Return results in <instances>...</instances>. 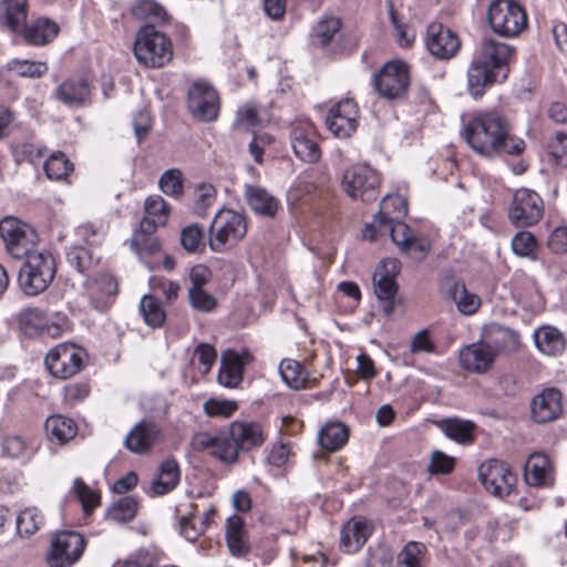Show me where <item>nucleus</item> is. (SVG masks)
Masks as SVG:
<instances>
[{"mask_svg":"<svg viewBox=\"0 0 567 567\" xmlns=\"http://www.w3.org/2000/svg\"><path fill=\"white\" fill-rule=\"evenodd\" d=\"M524 480L533 487L549 488L555 483V467L548 455L532 453L524 465Z\"/></svg>","mask_w":567,"mask_h":567,"instance_id":"nucleus-20","label":"nucleus"},{"mask_svg":"<svg viewBox=\"0 0 567 567\" xmlns=\"http://www.w3.org/2000/svg\"><path fill=\"white\" fill-rule=\"evenodd\" d=\"M74 491L82 503L83 509L89 513L99 504V495L92 491L81 478L74 480Z\"/></svg>","mask_w":567,"mask_h":567,"instance_id":"nucleus-63","label":"nucleus"},{"mask_svg":"<svg viewBox=\"0 0 567 567\" xmlns=\"http://www.w3.org/2000/svg\"><path fill=\"white\" fill-rule=\"evenodd\" d=\"M245 198L250 209L259 216L272 218L278 212L279 200L262 187L246 185Z\"/></svg>","mask_w":567,"mask_h":567,"instance_id":"nucleus-31","label":"nucleus"},{"mask_svg":"<svg viewBox=\"0 0 567 567\" xmlns=\"http://www.w3.org/2000/svg\"><path fill=\"white\" fill-rule=\"evenodd\" d=\"M247 220L243 213L230 209H219L208 228V245L215 252H227L235 248L246 236Z\"/></svg>","mask_w":567,"mask_h":567,"instance_id":"nucleus-3","label":"nucleus"},{"mask_svg":"<svg viewBox=\"0 0 567 567\" xmlns=\"http://www.w3.org/2000/svg\"><path fill=\"white\" fill-rule=\"evenodd\" d=\"M179 482V466L175 460H166L161 463L158 475L152 482V491L155 495H165L173 491Z\"/></svg>","mask_w":567,"mask_h":567,"instance_id":"nucleus-40","label":"nucleus"},{"mask_svg":"<svg viewBox=\"0 0 567 567\" xmlns=\"http://www.w3.org/2000/svg\"><path fill=\"white\" fill-rule=\"evenodd\" d=\"M478 480L487 492L498 498L508 496L515 484L516 475L506 463L488 460L478 467Z\"/></svg>","mask_w":567,"mask_h":567,"instance_id":"nucleus-13","label":"nucleus"},{"mask_svg":"<svg viewBox=\"0 0 567 567\" xmlns=\"http://www.w3.org/2000/svg\"><path fill=\"white\" fill-rule=\"evenodd\" d=\"M401 251L413 260L421 261L430 251V243L427 239L414 235Z\"/></svg>","mask_w":567,"mask_h":567,"instance_id":"nucleus-64","label":"nucleus"},{"mask_svg":"<svg viewBox=\"0 0 567 567\" xmlns=\"http://www.w3.org/2000/svg\"><path fill=\"white\" fill-rule=\"evenodd\" d=\"M514 49L494 39H484L467 70V90L473 99L484 95L486 89L507 78Z\"/></svg>","mask_w":567,"mask_h":567,"instance_id":"nucleus-2","label":"nucleus"},{"mask_svg":"<svg viewBox=\"0 0 567 567\" xmlns=\"http://www.w3.org/2000/svg\"><path fill=\"white\" fill-rule=\"evenodd\" d=\"M204 233L197 225H189L181 233V244L189 252H196L203 246Z\"/></svg>","mask_w":567,"mask_h":567,"instance_id":"nucleus-61","label":"nucleus"},{"mask_svg":"<svg viewBox=\"0 0 567 567\" xmlns=\"http://www.w3.org/2000/svg\"><path fill=\"white\" fill-rule=\"evenodd\" d=\"M85 547L83 536L76 532L58 533L52 542L47 561L50 567H70L80 559Z\"/></svg>","mask_w":567,"mask_h":567,"instance_id":"nucleus-12","label":"nucleus"},{"mask_svg":"<svg viewBox=\"0 0 567 567\" xmlns=\"http://www.w3.org/2000/svg\"><path fill=\"white\" fill-rule=\"evenodd\" d=\"M154 233H144L140 227V230L133 235L132 247L140 255L141 259L146 255H154L159 250V244Z\"/></svg>","mask_w":567,"mask_h":567,"instance_id":"nucleus-58","label":"nucleus"},{"mask_svg":"<svg viewBox=\"0 0 567 567\" xmlns=\"http://www.w3.org/2000/svg\"><path fill=\"white\" fill-rule=\"evenodd\" d=\"M373 526L363 517H353L340 530V548L347 554L359 551L371 536Z\"/></svg>","mask_w":567,"mask_h":567,"instance_id":"nucleus-25","label":"nucleus"},{"mask_svg":"<svg viewBox=\"0 0 567 567\" xmlns=\"http://www.w3.org/2000/svg\"><path fill=\"white\" fill-rule=\"evenodd\" d=\"M9 70L23 78L38 79L48 71L45 62L14 59L9 63Z\"/></svg>","mask_w":567,"mask_h":567,"instance_id":"nucleus-54","label":"nucleus"},{"mask_svg":"<svg viewBox=\"0 0 567 567\" xmlns=\"http://www.w3.org/2000/svg\"><path fill=\"white\" fill-rule=\"evenodd\" d=\"M440 427L449 439L457 443L467 444L474 441L475 424L472 421L457 417L445 419L441 421Z\"/></svg>","mask_w":567,"mask_h":567,"instance_id":"nucleus-41","label":"nucleus"},{"mask_svg":"<svg viewBox=\"0 0 567 567\" xmlns=\"http://www.w3.org/2000/svg\"><path fill=\"white\" fill-rule=\"evenodd\" d=\"M134 54L145 66L162 68L173 58V44L168 37L153 25H144L136 34Z\"/></svg>","mask_w":567,"mask_h":567,"instance_id":"nucleus-5","label":"nucleus"},{"mask_svg":"<svg viewBox=\"0 0 567 567\" xmlns=\"http://www.w3.org/2000/svg\"><path fill=\"white\" fill-rule=\"evenodd\" d=\"M544 203L540 196L528 188H519L513 195L508 217L516 227L537 224L543 217Z\"/></svg>","mask_w":567,"mask_h":567,"instance_id":"nucleus-11","label":"nucleus"},{"mask_svg":"<svg viewBox=\"0 0 567 567\" xmlns=\"http://www.w3.org/2000/svg\"><path fill=\"white\" fill-rule=\"evenodd\" d=\"M225 432L227 444L234 445L235 461L239 450H250L260 445L264 440V431L258 423L233 422Z\"/></svg>","mask_w":567,"mask_h":567,"instance_id":"nucleus-23","label":"nucleus"},{"mask_svg":"<svg viewBox=\"0 0 567 567\" xmlns=\"http://www.w3.org/2000/svg\"><path fill=\"white\" fill-rule=\"evenodd\" d=\"M341 21L337 17L324 16L312 28L311 43L327 48L340 38Z\"/></svg>","mask_w":567,"mask_h":567,"instance_id":"nucleus-37","label":"nucleus"},{"mask_svg":"<svg viewBox=\"0 0 567 567\" xmlns=\"http://www.w3.org/2000/svg\"><path fill=\"white\" fill-rule=\"evenodd\" d=\"M28 18L27 0H0V28L17 34Z\"/></svg>","mask_w":567,"mask_h":567,"instance_id":"nucleus-32","label":"nucleus"},{"mask_svg":"<svg viewBox=\"0 0 567 567\" xmlns=\"http://www.w3.org/2000/svg\"><path fill=\"white\" fill-rule=\"evenodd\" d=\"M252 360V355L244 350L237 352L227 349L221 353L218 382L226 388H236L243 381L244 367Z\"/></svg>","mask_w":567,"mask_h":567,"instance_id":"nucleus-21","label":"nucleus"},{"mask_svg":"<svg viewBox=\"0 0 567 567\" xmlns=\"http://www.w3.org/2000/svg\"><path fill=\"white\" fill-rule=\"evenodd\" d=\"M137 512V501L132 496L121 497L107 509V517L117 523L131 522Z\"/></svg>","mask_w":567,"mask_h":567,"instance_id":"nucleus-47","label":"nucleus"},{"mask_svg":"<svg viewBox=\"0 0 567 567\" xmlns=\"http://www.w3.org/2000/svg\"><path fill=\"white\" fill-rule=\"evenodd\" d=\"M163 436L162 427L150 420L135 424L127 433L124 443L128 451L135 454L147 453Z\"/></svg>","mask_w":567,"mask_h":567,"instance_id":"nucleus-22","label":"nucleus"},{"mask_svg":"<svg viewBox=\"0 0 567 567\" xmlns=\"http://www.w3.org/2000/svg\"><path fill=\"white\" fill-rule=\"evenodd\" d=\"M20 326L25 334L48 336L58 338L68 328L65 316L58 315L55 320L47 318L39 308H29L20 315Z\"/></svg>","mask_w":567,"mask_h":567,"instance_id":"nucleus-15","label":"nucleus"},{"mask_svg":"<svg viewBox=\"0 0 567 567\" xmlns=\"http://www.w3.org/2000/svg\"><path fill=\"white\" fill-rule=\"evenodd\" d=\"M496 351L486 342H474L460 350L461 367L473 373H484L493 364Z\"/></svg>","mask_w":567,"mask_h":567,"instance_id":"nucleus-24","label":"nucleus"},{"mask_svg":"<svg viewBox=\"0 0 567 567\" xmlns=\"http://www.w3.org/2000/svg\"><path fill=\"white\" fill-rule=\"evenodd\" d=\"M512 249L515 255L519 257H527L533 260L537 258L536 251L538 248L535 236L529 231H518L511 241Z\"/></svg>","mask_w":567,"mask_h":567,"instance_id":"nucleus-50","label":"nucleus"},{"mask_svg":"<svg viewBox=\"0 0 567 567\" xmlns=\"http://www.w3.org/2000/svg\"><path fill=\"white\" fill-rule=\"evenodd\" d=\"M389 234L392 241L400 250L411 240L415 235L414 231L404 223L393 220L383 215H374L373 220L367 224L362 230V236L370 241L375 240L379 236Z\"/></svg>","mask_w":567,"mask_h":567,"instance_id":"nucleus-16","label":"nucleus"},{"mask_svg":"<svg viewBox=\"0 0 567 567\" xmlns=\"http://www.w3.org/2000/svg\"><path fill=\"white\" fill-rule=\"evenodd\" d=\"M48 439L58 444H65L78 433L75 422L64 415H52L45 421Z\"/></svg>","mask_w":567,"mask_h":567,"instance_id":"nucleus-39","label":"nucleus"},{"mask_svg":"<svg viewBox=\"0 0 567 567\" xmlns=\"http://www.w3.org/2000/svg\"><path fill=\"white\" fill-rule=\"evenodd\" d=\"M487 337L489 338L487 343L492 344L496 354L501 351H514L519 346L518 333L503 326H491L487 331Z\"/></svg>","mask_w":567,"mask_h":567,"instance_id":"nucleus-44","label":"nucleus"},{"mask_svg":"<svg viewBox=\"0 0 567 567\" xmlns=\"http://www.w3.org/2000/svg\"><path fill=\"white\" fill-rule=\"evenodd\" d=\"M24 259L19 274L18 284L28 296H37L48 289L55 277L54 258L47 251H34Z\"/></svg>","mask_w":567,"mask_h":567,"instance_id":"nucleus-4","label":"nucleus"},{"mask_svg":"<svg viewBox=\"0 0 567 567\" xmlns=\"http://www.w3.org/2000/svg\"><path fill=\"white\" fill-rule=\"evenodd\" d=\"M161 190L172 197H179L183 194V174L177 168L165 171L159 178Z\"/></svg>","mask_w":567,"mask_h":567,"instance_id":"nucleus-56","label":"nucleus"},{"mask_svg":"<svg viewBox=\"0 0 567 567\" xmlns=\"http://www.w3.org/2000/svg\"><path fill=\"white\" fill-rule=\"evenodd\" d=\"M259 123L257 107L252 103H246L237 111L234 126L238 130L249 131Z\"/></svg>","mask_w":567,"mask_h":567,"instance_id":"nucleus-62","label":"nucleus"},{"mask_svg":"<svg viewBox=\"0 0 567 567\" xmlns=\"http://www.w3.org/2000/svg\"><path fill=\"white\" fill-rule=\"evenodd\" d=\"M408 213L405 199L400 195H386L380 203V209L375 215H383L388 218L398 220L403 218Z\"/></svg>","mask_w":567,"mask_h":567,"instance_id":"nucleus-55","label":"nucleus"},{"mask_svg":"<svg viewBox=\"0 0 567 567\" xmlns=\"http://www.w3.org/2000/svg\"><path fill=\"white\" fill-rule=\"evenodd\" d=\"M68 260L80 274L89 275L95 266L92 250L82 246H75L69 250Z\"/></svg>","mask_w":567,"mask_h":567,"instance_id":"nucleus-52","label":"nucleus"},{"mask_svg":"<svg viewBox=\"0 0 567 567\" xmlns=\"http://www.w3.org/2000/svg\"><path fill=\"white\" fill-rule=\"evenodd\" d=\"M487 20L493 32L504 38L518 35L527 25L525 10L513 0L492 1Z\"/></svg>","mask_w":567,"mask_h":567,"instance_id":"nucleus-6","label":"nucleus"},{"mask_svg":"<svg viewBox=\"0 0 567 567\" xmlns=\"http://www.w3.org/2000/svg\"><path fill=\"white\" fill-rule=\"evenodd\" d=\"M85 350L74 343H61L45 355L44 363L54 378L69 379L79 373L85 363Z\"/></svg>","mask_w":567,"mask_h":567,"instance_id":"nucleus-9","label":"nucleus"},{"mask_svg":"<svg viewBox=\"0 0 567 567\" xmlns=\"http://www.w3.org/2000/svg\"><path fill=\"white\" fill-rule=\"evenodd\" d=\"M426 547L419 542L408 543L398 556L399 564L402 567H421V559L425 554Z\"/></svg>","mask_w":567,"mask_h":567,"instance_id":"nucleus-57","label":"nucleus"},{"mask_svg":"<svg viewBox=\"0 0 567 567\" xmlns=\"http://www.w3.org/2000/svg\"><path fill=\"white\" fill-rule=\"evenodd\" d=\"M511 131L508 121L491 111L474 116L464 127L463 136L471 148L483 156L518 155L525 142Z\"/></svg>","mask_w":567,"mask_h":567,"instance_id":"nucleus-1","label":"nucleus"},{"mask_svg":"<svg viewBox=\"0 0 567 567\" xmlns=\"http://www.w3.org/2000/svg\"><path fill=\"white\" fill-rule=\"evenodd\" d=\"M188 300L193 309L202 312H210L217 305L216 298L203 288H189Z\"/></svg>","mask_w":567,"mask_h":567,"instance_id":"nucleus-60","label":"nucleus"},{"mask_svg":"<svg viewBox=\"0 0 567 567\" xmlns=\"http://www.w3.org/2000/svg\"><path fill=\"white\" fill-rule=\"evenodd\" d=\"M171 213L169 205L158 195L148 196L144 203V217L141 228L144 233H155L157 227L165 226Z\"/></svg>","mask_w":567,"mask_h":567,"instance_id":"nucleus-30","label":"nucleus"},{"mask_svg":"<svg viewBox=\"0 0 567 567\" xmlns=\"http://www.w3.org/2000/svg\"><path fill=\"white\" fill-rule=\"evenodd\" d=\"M561 411V394L556 389L544 390L530 403L532 419L536 423L550 422L557 419Z\"/></svg>","mask_w":567,"mask_h":567,"instance_id":"nucleus-26","label":"nucleus"},{"mask_svg":"<svg viewBox=\"0 0 567 567\" xmlns=\"http://www.w3.org/2000/svg\"><path fill=\"white\" fill-rule=\"evenodd\" d=\"M144 321L152 328H159L165 321V311L159 300L152 295H145L140 302Z\"/></svg>","mask_w":567,"mask_h":567,"instance_id":"nucleus-46","label":"nucleus"},{"mask_svg":"<svg viewBox=\"0 0 567 567\" xmlns=\"http://www.w3.org/2000/svg\"><path fill=\"white\" fill-rule=\"evenodd\" d=\"M87 290L94 307L102 310L106 307V299L117 293V282L113 276L102 274L89 284Z\"/></svg>","mask_w":567,"mask_h":567,"instance_id":"nucleus-38","label":"nucleus"},{"mask_svg":"<svg viewBox=\"0 0 567 567\" xmlns=\"http://www.w3.org/2000/svg\"><path fill=\"white\" fill-rule=\"evenodd\" d=\"M187 107L198 121L216 120L219 113V97L216 90L204 81H195L188 91Z\"/></svg>","mask_w":567,"mask_h":567,"instance_id":"nucleus-14","label":"nucleus"},{"mask_svg":"<svg viewBox=\"0 0 567 567\" xmlns=\"http://www.w3.org/2000/svg\"><path fill=\"white\" fill-rule=\"evenodd\" d=\"M342 188L352 198L365 203L379 197L380 176L365 164L349 166L342 175Z\"/></svg>","mask_w":567,"mask_h":567,"instance_id":"nucleus-8","label":"nucleus"},{"mask_svg":"<svg viewBox=\"0 0 567 567\" xmlns=\"http://www.w3.org/2000/svg\"><path fill=\"white\" fill-rule=\"evenodd\" d=\"M358 106L351 99L333 105L326 118L328 130L340 138L349 137L357 128Z\"/></svg>","mask_w":567,"mask_h":567,"instance_id":"nucleus-18","label":"nucleus"},{"mask_svg":"<svg viewBox=\"0 0 567 567\" xmlns=\"http://www.w3.org/2000/svg\"><path fill=\"white\" fill-rule=\"evenodd\" d=\"M0 237L7 252L14 259H22L34 252L38 234L29 224L8 216L0 220Z\"/></svg>","mask_w":567,"mask_h":567,"instance_id":"nucleus-7","label":"nucleus"},{"mask_svg":"<svg viewBox=\"0 0 567 567\" xmlns=\"http://www.w3.org/2000/svg\"><path fill=\"white\" fill-rule=\"evenodd\" d=\"M534 341L537 349L546 354L556 357L564 352L566 339L561 331L551 326H544L535 330Z\"/></svg>","mask_w":567,"mask_h":567,"instance_id":"nucleus-35","label":"nucleus"},{"mask_svg":"<svg viewBox=\"0 0 567 567\" xmlns=\"http://www.w3.org/2000/svg\"><path fill=\"white\" fill-rule=\"evenodd\" d=\"M217 190L214 185L208 183L198 184L195 187L194 213L197 216H205L207 209L215 203Z\"/></svg>","mask_w":567,"mask_h":567,"instance_id":"nucleus-53","label":"nucleus"},{"mask_svg":"<svg viewBox=\"0 0 567 567\" xmlns=\"http://www.w3.org/2000/svg\"><path fill=\"white\" fill-rule=\"evenodd\" d=\"M442 292L455 303L462 315H474L481 306V298L468 292L465 284L461 280L447 279L442 286Z\"/></svg>","mask_w":567,"mask_h":567,"instance_id":"nucleus-29","label":"nucleus"},{"mask_svg":"<svg viewBox=\"0 0 567 567\" xmlns=\"http://www.w3.org/2000/svg\"><path fill=\"white\" fill-rule=\"evenodd\" d=\"M90 93L91 84L84 78L69 79L55 90L56 99L69 106L83 105L89 100Z\"/></svg>","mask_w":567,"mask_h":567,"instance_id":"nucleus-33","label":"nucleus"},{"mask_svg":"<svg viewBox=\"0 0 567 567\" xmlns=\"http://www.w3.org/2000/svg\"><path fill=\"white\" fill-rule=\"evenodd\" d=\"M425 45L440 60H450L461 48L456 33L441 23H431L426 29Z\"/></svg>","mask_w":567,"mask_h":567,"instance_id":"nucleus-17","label":"nucleus"},{"mask_svg":"<svg viewBox=\"0 0 567 567\" xmlns=\"http://www.w3.org/2000/svg\"><path fill=\"white\" fill-rule=\"evenodd\" d=\"M389 265L392 269L395 268L394 261L382 262L373 276L374 293L379 300L394 299L396 295L398 287L394 277L390 275Z\"/></svg>","mask_w":567,"mask_h":567,"instance_id":"nucleus-42","label":"nucleus"},{"mask_svg":"<svg viewBox=\"0 0 567 567\" xmlns=\"http://www.w3.org/2000/svg\"><path fill=\"white\" fill-rule=\"evenodd\" d=\"M393 553L390 547L379 544L369 547L365 567H391Z\"/></svg>","mask_w":567,"mask_h":567,"instance_id":"nucleus-59","label":"nucleus"},{"mask_svg":"<svg viewBox=\"0 0 567 567\" xmlns=\"http://www.w3.org/2000/svg\"><path fill=\"white\" fill-rule=\"evenodd\" d=\"M215 513L214 509H209L205 513V517L197 524L193 514L185 515L179 518V532L182 536L188 542H195L204 532L207 526L210 515Z\"/></svg>","mask_w":567,"mask_h":567,"instance_id":"nucleus-49","label":"nucleus"},{"mask_svg":"<svg viewBox=\"0 0 567 567\" xmlns=\"http://www.w3.org/2000/svg\"><path fill=\"white\" fill-rule=\"evenodd\" d=\"M410 85L408 65L402 61H391L384 64L373 78L377 92L388 100L401 99Z\"/></svg>","mask_w":567,"mask_h":567,"instance_id":"nucleus-10","label":"nucleus"},{"mask_svg":"<svg viewBox=\"0 0 567 567\" xmlns=\"http://www.w3.org/2000/svg\"><path fill=\"white\" fill-rule=\"evenodd\" d=\"M59 30L60 28L54 21L39 18L30 23L25 21L17 35H20L29 45L42 47L52 42Z\"/></svg>","mask_w":567,"mask_h":567,"instance_id":"nucleus-27","label":"nucleus"},{"mask_svg":"<svg viewBox=\"0 0 567 567\" xmlns=\"http://www.w3.org/2000/svg\"><path fill=\"white\" fill-rule=\"evenodd\" d=\"M192 446L198 452L209 450L212 455L223 462L235 461L234 445L227 444L225 432L215 435L206 432L196 433L192 439Z\"/></svg>","mask_w":567,"mask_h":567,"instance_id":"nucleus-28","label":"nucleus"},{"mask_svg":"<svg viewBox=\"0 0 567 567\" xmlns=\"http://www.w3.org/2000/svg\"><path fill=\"white\" fill-rule=\"evenodd\" d=\"M279 373L284 382L291 389H302L308 381V372L295 360L285 359L279 363Z\"/></svg>","mask_w":567,"mask_h":567,"instance_id":"nucleus-45","label":"nucleus"},{"mask_svg":"<svg viewBox=\"0 0 567 567\" xmlns=\"http://www.w3.org/2000/svg\"><path fill=\"white\" fill-rule=\"evenodd\" d=\"M225 537L230 554L235 557H245L250 551V546L244 528V520L238 515L228 517Z\"/></svg>","mask_w":567,"mask_h":567,"instance_id":"nucleus-34","label":"nucleus"},{"mask_svg":"<svg viewBox=\"0 0 567 567\" xmlns=\"http://www.w3.org/2000/svg\"><path fill=\"white\" fill-rule=\"evenodd\" d=\"M132 13L146 25L163 24L168 21V13L163 6L154 0H138L132 8Z\"/></svg>","mask_w":567,"mask_h":567,"instance_id":"nucleus-43","label":"nucleus"},{"mask_svg":"<svg viewBox=\"0 0 567 567\" xmlns=\"http://www.w3.org/2000/svg\"><path fill=\"white\" fill-rule=\"evenodd\" d=\"M290 138L291 147L298 158L308 163H315L320 158L321 151L317 142V132L311 122L305 120L293 125Z\"/></svg>","mask_w":567,"mask_h":567,"instance_id":"nucleus-19","label":"nucleus"},{"mask_svg":"<svg viewBox=\"0 0 567 567\" xmlns=\"http://www.w3.org/2000/svg\"><path fill=\"white\" fill-rule=\"evenodd\" d=\"M317 440L319 445L327 452H337L347 444L349 430L342 422H327L319 430Z\"/></svg>","mask_w":567,"mask_h":567,"instance_id":"nucleus-36","label":"nucleus"},{"mask_svg":"<svg viewBox=\"0 0 567 567\" xmlns=\"http://www.w3.org/2000/svg\"><path fill=\"white\" fill-rule=\"evenodd\" d=\"M44 171L48 178L61 181L73 171V164L64 153L55 152L44 162Z\"/></svg>","mask_w":567,"mask_h":567,"instance_id":"nucleus-48","label":"nucleus"},{"mask_svg":"<svg viewBox=\"0 0 567 567\" xmlns=\"http://www.w3.org/2000/svg\"><path fill=\"white\" fill-rule=\"evenodd\" d=\"M43 524V516L35 507L23 509L17 517V529L20 535H33Z\"/></svg>","mask_w":567,"mask_h":567,"instance_id":"nucleus-51","label":"nucleus"}]
</instances>
